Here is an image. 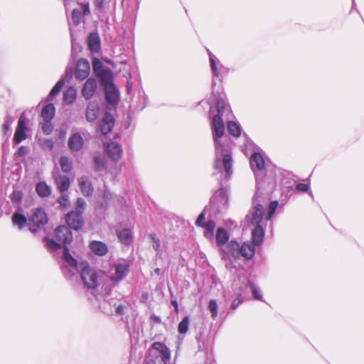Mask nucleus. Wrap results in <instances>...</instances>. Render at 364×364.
I'll return each mask as SVG.
<instances>
[{"label": "nucleus", "instance_id": "4", "mask_svg": "<svg viewBox=\"0 0 364 364\" xmlns=\"http://www.w3.org/2000/svg\"><path fill=\"white\" fill-rule=\"evenodd\" d=\"M151 348L155 359L149 361L146 364H167L170 361L171 353L166 345L155 342L152 344Z\"/></svg>", "mask_w": 364, "mask_h": 364}, {"label": "nucleus", "instance_id": "46", "mask_svg": "<svg viewBox=\"0 0 364 364\" xmlns=\"http://www.w3.org/2000/svg\"><path fill=\"white\" fill-rule=\"evenodd\" d=\"M278 207V202L277 201H272L270 203L269 205L268 209V215H267V220H271L272 217L274 214L277 208Z\"/></svg>", "mask_w": 364, "mask_h": 364}, {"label": "nucleus", "instance_id": "20", "mask_svg": "<svg viewBox=\"0 0 364 364\" xmlns=\"http://www.w3.org/2000/svg\"><path fill=\"white\" fill-rule=\"evenodd\" d=\"M99 114V105L96 102H90L86 110V119L89 122H94Z\"/></svg>", "mask_w": 364, "mask_h": 364}, {"label": "nucleus", "instance_id": "1", "mask_svg": "<svg viewBox=\"0 0 364 364\" xmlns=\"http://www.w3.org/2000/svg\"><path fill=\"white\" fill-rule=\"evenodd\" d=\"M229 105L225 100L220 97L217 100L218 114L213 117L212 122V130L215 145V160L214 167L220 171L223 169L225 171V177L232 173V157L230 151V146L223 143L222 137L225 131V126L222 117L226 112H229Z\"/></svg>", "mask_w": 364, "mask_h": 364}, {"label": "nucleus", "instance_id": "13", "mask_svg": "<svg viewBox=\"0 0 364 364\" xmlns=\"http://www.w3.org/2000/svg\"><path fill=\"white\" fill-rule=\"evenodd\" d=\"M66 223L74 230L80 229L83 223L82 214L75 211H71L67 214Z\"/></svg>", "mask_w": 364, "mask_h": 364}, {"label": "nucleus", "instance_id": "23", "mask_svg": "<svg viewBox=\"0 0 364 364\" xmlns=\"http://www.w3.org/2000/svg\"><path fill=\"white\" fill-rule=\"evenodd\" d=\"M228 239V232L224 228H218L216 232V243L219 250H221L222 247L226 245Z\"/></svg>", "mask_w": 364, "mask_h": 364}, {"label": "nucleus", "instance_id": "62", "mask_svg": "<svg viewBox=\"0 0 364 364\" xmlns=\"http://www.w3.org/2000/svg\"><path fill=\"white\" fill-rule=\"evenodd\" d=\"M216 85V82L215 80H213V84H212V89H213V93H214L215 92V87Z\"/></svg>", "mask_w": 364, "mask_h": 364}, {"label": "nucleus", "instance_id": "27", "mask_svg": "<svg viewBox=\"0 0 364 364\" xmlns=\"http://www.w3.org/2000/svg\"><path fill=\"white\" fill-rule=\"evenodd\" d=\"M55 108L53 104H48L41 112V117L43 120L51 121L55 116Z\"/></svg>", "mask_w": 364, "mask_h": 364}, {"label": "nucleus", "instance_id": "58", "mask_svg": "<svg viewBox=\"0 0 364 364\" xmlns=\"http://www.w3.org/2000/svg\"><path fill=\"white\" fill-rule=\"evenodd\" d=\"M27 153V149L24 146H21L18 149V154L20 156H23Z\"/></svg>", "mask_w": 364, "mask_h": 364}, {"label": "nucleus", "instance_id": "14", "mask_svg": "<svg viewBox=\"0 0 364 364\" xmlns=\"http://www.w3.org/2000/svg\"><path fill=\"white\" fill-rule=\"evenodd\" d=\"M90 66L87 60L80 59L76 65L75 77L80 80L85 79L90 73Z\"/></svg>", "mask_w": 364, "mask_h": 364}, {"label": "nucleus", "instance_id": "9", "mask_svg": "<svg viewBox=\"0 0 364 364\" xmlns=\"http://www.w3.org/2000/svg\"><path fill=\"white\" fill-rule=\"evenodd\" d=\"M228 197L227 190L223 188H220L217 192H215L211 201L212 205L217 209L222 208L228 203Z\"/></svg>", "mask_w": 364, "mask_h": 364}, {"label": "nucleus", "instance_id": "36", "mask_svg": "<svg viewBox=\"0 0 364 364\" xmlns=\"http://www.w3.org/2000/svg\"><path fill=\"white\" fill-rule=\"evenodd\" d=\"M189 326V318L188 316L184 317L182 321L179 323L178 326V331L181 334H185Z\"/></svg>", "mask_w": 364, "mask_h": 364}, {"label": "nucleus", "instance_id": "35", "mask_svg": "<svg viewBox=\"0 0 364 364\" xmlns=\"http://www.w3.org/2000/svg\"><path fill=\"white\" fill-rule=\"evenodd\" d=\"M228 129L229 133L234 136L237 137L241 134V128H240V125L233 121L228 122Z\"/></svg>", "mask_w": 364, "mask_h": 364}, {"label": "nucleus", "instance_id": "64", "mask_svg": "<svg viewBox=\"0 0 364 364\" xmlns=\"http://www.w3.org/2000/svg\"><path fill=\"white\" fill-rule=\"evenodd\" d=\"M154 272H155V273H156V274H160L161 270H160V269L156 268V269H155V271H154Z\"/></svg>", "mask_w": 364, "mask_h": 364}, {"label": "nucleus", "instance_id": "18", "mask_svg": "<svg viewBox=\"0 0 364 364\" xmlns=\"http://www.w3.org/2000/svg\"><path fill=\"white\" fill-rule=\"evenodd\" d=\"M114 120L112 114L105 113L100 124L101 132L105 135L110 132L114 127Z\"/></svg>", "mask_w": 364, "mask_h": 364}, {"label": "nucleus", "instance_id": "39", "mask_svg": "<svg viewBox=\"0 0 364 364\" xmlns=\"http://www.w3.org/2000/svg\"><path fill=\"white\" fill-rule=\"evenodd\" d=\"M209 59H210L211 70H212L214 77H218L220 73H219V70L216 65L215 56L214 55H213L212 53H209Z\"/></svg>", "mask_w": 364, "mask_h": 364}, {"label": "nucleus", "instance_id": "16", "mask_svg": "<svg viewBox=\"0 0 364 364\" xmlns=\"http://www.w3.org/2000/svg\"><path fill=\"white\" fill-rule=\"evenodd\" d=\"M105 92L107 102L114 105L117 103L119 97V92L114 84L107 85L105 87Z\"/></svg>", "mask_w": 364, "mask_h": 364}, {"label": "nucleus", "instance_id": "57", "mask_svg": "<svg viewBox=\"0 0 364 364\" xmlns=\"http://www.w3.org/2000/svg\"><path fill=\"white\" fill-rule=\"evenodd\" d=\"M80 45L78 43H75L73 40H72V53H73L77 50L80 49Z\"/></svg>", "mask_w": 364, "mask_h": 364}, {"label": "nucleus", "instance_id": "63", "mask_svg": "<svg viewBox=\"0 0 364 364\" xmlns=\"http://www.w3.org/2000/svg\"><path fill=\"white\" fill-rule=\"evenodd\" d=\"M172 304L175 306L176 309H178V304L176 301H172Z\"/></svg>", "mask_w": 364, "mask_h": 364}, {"label": "nucleus", "instance_id": "17", "mask_svg": "<svg viewBox=\"0 0 364 364\" xmlns=\"http://www.w3.org/2000/svg\"><path fill=\"white\" fill-rule=\"evenodd\" d=\"M97 81L93 78H89L85 83L82 95L86 99H90L95 94L97 90Z\"/></svg>", "mask_w": 364, "mask_h": 364}, {"label": "nucleus", "instance_id": "55", "mask_svg": "<svg viewBox=\"0 0 364 364\" xmlns=\"http://www.w3.org/2000/svg\"><path fill=\"white\" fill-rule=\"evenodd\" d=\"M80 6H81L80 9H81L82 12H83V14L85 16L90 14V6H89L88 4H81Z\"/></svg>", "mask_w": 364, "mask_h": 364}, {"label": "nucleus", "instance_id": "22", "mask_svg": "<svg viewBox=\"0 0 364 364\" xmlns=\"http://www.w3.org/2000/svg\"><path fill=\"white\" fill-rule=\"evenodd\" d=\"M78 184L83 195L88 196L92 193L93 188L87 176L80 177Z\"/></svg>", "mask_w": 364, "mask_h": 364}, {"label": "nucleus", "instance_id": "42", "mask_svg": "<svg viewBox=\"0 0 364 364\" xmlns=\"http://www.w3.org/2000/svg\"><path fill=\"white\" fill-rule=\"evenodd\" d=\"M208 309L211 312V317L215 318L218 316V304L215 300H210L209 301Z\"/></svg>", "mask_w": 364, "mask_h": 364}, {"label": "nucleus", "instance_id": "25", "mask_svg": "<svg viewBox=\"0 0 364 364\" xmlns=\"http://www.w3.org/2000/svg\"><path fill=\"white\" fill-rule=\"evenodd\" d=\"M264 231L262 225L255 226L252 232L253 243L256 245H260L264 238Z\"/></svg>", "mask_w": 364, "mask_h": 364}, {"label": "nucleus", "instance_id": "43", "mask_svg": "<svg viewBox=\"0 0 364 364\" xmlns=\"http://www.w3.org/2000/svg\"><path fill=\"white\" fill-rule=\"evenodd\" d=\"M82 16V11L80 9H75L72 12V20L75 25L80 23Z\"/></svg>", "mask_w": 364, "mask_h": 364}, {"label": "nucleus", "instance_id": "47", "mask_svg": "<svg viewBox=\"0 0 364 364\" xmlns=\"http://www.w3.org/2000/svg\"><path fill=\"white\" fill-rule=\"evenodd\" d=\"M46 246L50 250H56L61 247L60 244L53 240H47Z\"/></svg>", "mask_w": 364, "mask_h": 364}, {"label": "nucleus", "instance_id": "60", "mask_svg": "<svg viewBox=\"0 0 364 364\" xmlns=\"http://www.w3.org/2000/svg\"><path fill=\"white\" fill-rule=\"evenodd\" d=\"M116 312L118 314H122V312H123V306H117V309H116Z\"/></svg>", "mask_w": 364, "mask_h": 364}, {"label": "nucleus", "instance_id": "29", "mask_svg": "<svg viewBox=\"0 0 364 364\" xmlns=\"http://www.w3.org/2000/svg\"><path fill=\"white\" fill-rule=\"evenodd\" d=\"M88 46L92 52H97L100 48V39L97 33H90L88 37Z\"/></svg>", "mask_w": 364, "mask_h": 364}, {"label": "nucleus", "instance_id": "19", "mask_svg": "<svg viewBox=\"0 0 364 364\" xmlns=\"http://www.w3.org/2000/svg\"><path fill=\"white\" fill-rule=\"evenodd\" d=\"M117 235L119 241L125 245H129L133 242L134 237L131 228H124L123 230L117 231Z\"/></svg>", "mask_w": 364, "mask_h": 364}, {"label": "nucleus", "instance_id": "21", "mask_svg": "<svg viewBox=\"0 0 364 364\" xmlns=\"http://www.w3.org/2000/svg\"><path fill=\"white\" fill-rule=\"evenodd\" d=\"M90 247L95 254L99 256L105 255L108 252L106 244L100 241L94 240L91 242Z\"/></svg>", "mask_w": 364, "mask_h": 364}, {"label": "nucleus", "instance_id": "28", "mask_svg": "<svg viewBox=\"0 0 364 364\" xmlns=\"http://www.w3.org/2000/svg\"><path fill=\"white\" fill-rule=\"evenodd\" d=\"M12 223L15 226H17L19 230H21L24 226L28 225V220H27L23 215L15 213L12 215Z\"/></svg>", "mask_w": 364, "mask_h": 364}, {"label": "nucleus", "instance_id": "50", "mask_svg": "<svg viewBox=\"0 0 364 364\" xmlns=\"http://www.w3.org/2000/svg\"><path fill=\"white\" fill-rule=\"evenodd\" d=\"M58 202L60 205L65 207L68 204V196L66 194H63L59 198Z\"/></svg>", "mask_w": 364, "mask_h": 364}, {"label": "nucleus", "instance_id": "54", "mask_svg": "<svg viewBox=\"0 0 364 364\" xmlns=\"http://www.w3.org/2000/svg\"><path fill=\"white\" fill-rule=\"evenodd\" d=\"M152 241H153V248L156 250V251H159V248H160V241L159 239L156 238L155 237H152Z\"/></svg>", "mask_w": 364, "mask_h": 364}, {"label": "nucleus", "instance_id": "44", "mask_svg": "<svg viewBox=\"0 0 364 364\" xmlns=\"http://www.w3.org/2000/svg\"><path fill=\"white\" fill-rule=\"evenodd\" d=\"M92 67L95 73L97 75L100 73L102 71V70H105L102 67V62L97 59L95 58L92 61Z\"/></svg>", "mask_w": 364, "mask_h": 364}, {"label": "nucleus", "instance_id": "40", "mask_svg": "<svg viewBox=\"0 0 364 364\" xmlns=\"http://www.w3.org/2000/svg\"><path fill=\"white\" fill-rule=\"evenodd\" d=\"M95 166L97 170L101 171L105 168V159L101 156H95L94 158Z\"/></svg>", "mask_w": 364, "mask_h": 364}, {"label": "nucleus", "instance_id": "37", "mask_svg": "<svg viewBox=\"0 0 364 364\" xmlns=\"http://www.w3.org/2000/svg\"><path fill=\"white\" fill-rule=\"evenodd\" d=\"M63 85H64V81L63 80H59L55 84V85L53 87V89L51 90V91L49 94L48 98L50 100H51L53 97H55L56 95H58L60 92Z\"/></svg>", "mask_w": 364, "mask_h": 364}, {"label": "nucleus", "instance_id": "34", "mask_svg": "<svg viewBox=\"0 0 364 364\" xmlns=\"http://www.w3.org/2000/svg\"><path fill=\"white\" fill-rule=\"evenodd\" d=\"M76 94L77 91L74 87H70L68 89H67L63 94V98L65 102H66L68 104L73 103L76 98Z\"/></svg>", "mask_w": 364, "mask_h": 364}, {"label": "nucleus", "instance_id": "11", "mask_svg": "<svg viewBox=\"0 0 364 364\" xmlns=\"http://www.w3.org/2000/svg\"><path fill=\"white\" fill-rule=\"evenodd\" d=\"M26 122L23 118V114L20 117L19 120L18 122V125L14 134V141L16 144H19L22 141L25 140L26 139Z\"/></svg>", "mask_w": 364, "mask_h": 364}, {"label": "nucleus", "instance_id": "15", "mask_svg": "<svg viewBox=\"0 0 364 364\" xmlns=\"http://www.w3.org/2000/svg\"><path fill=\"white\" fill-rule=\"evenodd\" d=\"M68 145L71 151H79L83 147L84 140L79 133H74L70 136Z\"/></svg>", "mask_w": 364, "mask_h": 364}, {"label": "nucleus", "instance_id": "2", "mask_svg": "<svg viewBox=\"0 0 364 364\" xmlns=\"http://www.w3.org/2000/svg\"><path fill=\"white\" fill-rule=\"evenodd\" d=\"M63 266L65 277L71 279L80 269V279L84 286L90 289L97 288L102 282L105 272L97 271L90 267L87 262H77L69 252L67 247H64L63 255Z\"/></svg>", "mask_w": 364, "mask_h": 364}, {"label": "nucleus", "instance_id": "8", "mask_svg": "<svg viewBox=\"0 0 364 364\" xmlns=\"http://www.w3.org/2000/svg\"><path fill=\"white\" fill-rule=\"evenodd\" d=\"M223 259L231 260L240 257V245L237 242L231 240L228 244L220 250Z\"/></svg>", "mask_w": 364, "mask_h": 364}, {"label": "nucleus", "instance_id": "33", "mask_svg": "<svg viewBox=\"0 0 364 364\" xmlns=\"http://www.w3.org/2000/svg\"><path fill=\"white\" fill-rule=\"evenodd\" d=\"M60 165L62 171L68 173L73 168V161L68 156H63L60 159Z\"/></svg>", "mask_w": 364, "mask_h": 364}, {"label": "nucleus", "instance_id": "45", "mask_svg": "<svg viewBox=\"0 0 364 364\" xmlns=\"http://www.w3.org/2000/svg\"><path fill=\"white\" fill-rule=\"evenodd\" d=\"M86 207V203L84 199L80 198L77 200L75 212L82 214Z\"/></svg>", "mask_w": 364, "mask_h": 364}, {"label": "nucleus", "instance_id": "24", "mask_svg": "<svg viewBox=\"0 0 364 364\" xmlns=\"http://www.w3.org/2000/svg\"><path fill=\"white\" fill-rule=\"evenodd\" d=\"M255 247L247 242H244L242 246L240 245V255L249 259L255 255Z\"/></svg>", "mask_w": 364, "mask_h": 364}, {"label": "nucleus", "instance_id": "31", "mask_svg": "<svg viewBox=\"0 0 364 364\" xmlns=\"http://www.w3.org/2000/svg\"><path fill=\"white\" fill-rule=\"evenodd\" d=\"M36 191L41 197H47L50 194V188L45 182L38 183Z\"/></svg>", "mask_w": 364, "mask_h": 364}, {"label": "nucleus", "instance_id": "53", "mask_svg": "<svg viewBox=\"0 0 364 364\" xmlns=\"http://www.w3.org/2000/svg\"><path fill=\"white\" fill-rule=\"evenodd\" d=\"M21 197H22V194L20 191H14V193L11 196V199L14 201L18 202V201L21 200Z\"/></svg>", "mask_w": 364, "mask_h": 364}, {"label": "nucleus", "instance_id": "3", "mask_svg": "<svg viewBox=\"0 0 364 364\" xmlns=\"http://www.w3.org/2000/svg\"><path fill=\"white\" fill-rule=\"evenodd\" d=\"M250 166L255 175L257 182V192L256 195L259 193V190L264 189V183L262 177L266 171V162L263 156L258 152H255L252 154L250 159Z\"/></svg>", "mask_w": 364, "mask_h": 364}, {"label": "nucleus", "instance_id": "48", "mask_svg": "<svg viewBox=\"0 0 364 364\" xmlns=\"http://www.w3.org/2000/svg\"><path fill=\"white\" fill-rule=\"evenodd\" d=\"M243 297L242 295H238L235 299H234L231 304V309L235 310L237 308V306L242 303Z\"/></svg>", "mask_w": 364, "mask_h": 364}, {"label": "nucleus", "instance_id": "52", "mask_svg": "<svg viewBox=\"0 0 364 364\" xmlns=\"http://www.w3.org/2000/svg\"><path fill=\"white\" fill-rule=\"evenodd\" d=\"M296 189L299 191L306 192L309 189V186L308 184L306 183H299L296 186Z\"/></svg>", "mask_w": 364, "mask_h": 364}, {"label": "nucleus", "instance_id": "5", "mask_svg": "<svg viewBox=\"0 0 364 364\" xmlns=\"http://www.w3.org/2000/svg\"><path fill=\"white\" fill-rule=\"evenodd\" d=\"M129 272V264L125 261H119L114 264L107 277H109L112 286L117 285L122 280Z\"/></svg>", "mask_w": 364, "mask_h": 364}, {"label": "nucleus", "instance_id": "49", "mask_svg": "<svg viewBox=\"0 0 364 364\" xmlns=\"http://www.w3.org/2000/svg\"><path fill=\"white\" fill-rule=\"evenodd\" d=\"M13 122H14V119L12 117H9V116L6 117V119L3 124V129H4V132H6L10 129V127H11V124L13 123Z\"/></svg>", "mask_w": 364, "mask_h": 364}, {"label": "nucleus", "instance_id": "41", "mask_svg": "<svg viewBox=\"0 0 364 364\" xmlns=\"http://www.w3.org/2000/svg\"><path fill=\"white\" fill-rule=\"evenodd\" d=\"M53 129V126L51 121L44 120V122L42 124V131L44 134L48 135L51 134Z\"/></svg>", "mask_w": 364, "mask_h": 364}, {"label": "nucleus", "instance_id": "56", "mask_svg": "<svg viewBox=\"0 0 364 364\" xmlns=\"http://www.w3.org/2000/svg\"><path fill=\"white\" fill-rule=\"evenodd\" d=\"M105 0H95V5L97 9H102L104 7Z\"/></svg>", "mask_w": 364, "mask_h": 364}, {"label": "nucleus", "instance_id": "61", "mask_svg": "<svg viewBox=\"0 0 364 364\" xmlns=\"http://www.w3.org/2000/svg\"><path fill=\"white\" fill-rule=\"evenodd\" d=\"M66 132L64 130L60 132V138L64 139L65 137Z\"/></svg>", "mask_w": 364, "mask_h": 364}, {"label": "nucleus", "instance_id": "7", "mask_svg": "<svg viewBox=\"0 0 364 364\" xmlns=\"http://www.w3.org/2000/svg\"><path fill=\"white\" fill-rule=\"evenodd\" d=\"M254 206L250 210L246 216L247 220L253 226L261 225L264 216V208L261 204L257 203L256 196L253 200Z\"/></svg>", "mask_w": 364, "mask_h": 364}, {"label": "nucleus", "instance_id": "32", "mask_svg": "<svg viewBox=\"0 0 364 364\" xmlns=\"http://www.w3.org/2000/svg\"><path fill=\"white\" fill-rule=\"evenodd\" d=\"M203 228H205L204 235L206 238L209 240H213V232L215 228V224L213 221L209 220L204 223Z\"/></svg>", "mask_w": 364, "mask_h": 364}, {"label": "nucleus", "instance_id": "26", "mask_svg": "<svg viewBox=\"0 0 364 364\" xmlns=\"http://www.w3.org/2000/svg\"><path fill=\"white\" fill-rule=\"evenodd\" d=\"M55 183L60 192H64L70 187V182L66 176H55Z\"/></svg>", "mask_w": 364, "mask_h": 364}, {"label": "nucleus", "instance_id": "38", "mask_svg": "<svg viewBox=\"0 0 364 364\" xmlns=\"http://www.w3.org/2000/svg\"><path fill=\"white\" fill-rule=\"evenodd\" d=\"M249 287L251 289L252 295L255 299L261 300L262 299V294L258 287L252 282H249Z\"/></svg>", "mask_w": 364, "mask_h": 364}, {"label": "nucleus", "instance_id": "10", "mask_svg": "<svg viewBox=\"0 0 364 364\" xmlns=\"http://www.w3.org/2000/svg\"><path fill=\"white\" fill-rule=\"evenodd\" d=\"M55 237L58 242L63 244H69L73 240V234L66 226H59L55 230Z\"/></svg>", "mask_w": 364, "mask_h": 364}, {"label": "nucleus", "instance_id": "59", "mask_svg": "<svg viewBox=\"0 0 364 364\" xmlns=\"http://www.w3.org/2000/svg\"><path fill=\"white\" fill-rule=\"evenodd\" d=\"M45 144H46V146L48 148H49V149H50V150H51V149H53V146H54V145H53V141H52V140H50V139H48V140H46V141H45Z\"/></svg>", "mask_w": 364, "mask_h": 364}, {"label": "nucleus", "instance_id": "51", "mask_svg": "<svg viewBox=\"0 0 364 364\" xmlns=\"http://www.w3.org/2000/svg\"><path fill=\"white\" fill-rule=\"evenodd\" d=\"M204 220H205V214H204V213H201L200 214V215L198 216L196 223L198 226L203 227L204 225V223H205L204 222Z\"/></svg>", "mask_w": 364, "mask_h": 364}, {"label": "nucleus", "instance_id": "30", "mask_svg": "<svg viewBox=\"0 0 364 364\" xmlns=\"http://www.w3.org/2000/svg\"><path fill=\"white\" fill-rule=\"evenodd\" d=\"M98 77L101 79L102 84L105 87L107 85H111L112 83V73L110 70L105 69L102 70L101 73L97 75Z\"/></svg>", "mask_w": 364, "mask_h": 364}, {"label": "nucleus", "instance_id": "12", "mask_svg": "<svg viewBox=\"0 0 364 364\" xmlns=\"http://www.w3.org/2000/svg\"><path fill=\"white\" fill-rule=\"evenodd\" d=\"M106 151L109 157L114 161H119L122 156V146L114 141H112L107 145Z\"/></svg>", "mask_w": 364, "mask_h": 364}, {"label": "nucleus", "instance_id": "6", "mask_svg": "<svg viewBox=\"0 0 364 364\" xmlns=\"http://www.w3.org/2000/svg\"><path fill=\"white\" fill-rule=\"evenodd\" d=\"M48 221L46 214L41 208L35 209L28 219V226L32 232H36L38 229L44 225Z\"/></svg>", "mask_w": 364, "mask_h": 364}]
</instances>
